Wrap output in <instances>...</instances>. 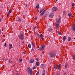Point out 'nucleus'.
Wrapping results in <instances>:
<instances>
[{"label":"nucleus","mask_w":75,"mask_h":75,"mask_svg":"<svg viewBox=\"0 0 75 75\" xmlns=\"http://www.w3.org/2000/svg\"><path fill=\"white\" fill-rule=\"evenodd\" d=\"M42 75H45V74L43 73V74H42Z\"/></svg>","instance_id":"nucleus-45"},{"label":"nucleus","mask_w":75,"mask_h":75,"mask_svg":"<svg viewBox=\"0 0 75 75\" xmlns=\"http://www.w3.org/2000/svg\"><path fill=\"white\" fill-rule=\"evenodd\" d=\"M0 22H1V18L0 16Z\"/></svg>","instance_id":"nucleus-37"},{"label":"nucleus","mask_w":75,"mask_h":75,"mask_svg":"<svg viewBox=\"0 0 75 75\" xmlns=\"http://www.w3.org/2000/svg\"><path fill=\"white\" fill-rule=\"evenodd\" d=\"M1 34V31H0V34Z\"/></svg>","instance_id":"nucleus-47"},{"label":"nucleus","mask_w":75,"mask_h":75,"mask_svg":"<svg viewBox=\"0 0 75 75\" xmlns=\"http://www.w3.org/2000/svg\"><path fill=\"white\" fill-rule=\"evenodd\" d=\"M44 47H45V45H43L42 47H40L38 50H40L42 51V50H44Z\"/></svg>","instance_id":"nucleus-7"},{"label":"nucleus","mask_w":75,"mask_h":75,"mask_svg":"<svg viewBox=\"0 0 75 75\" xmlns=\"http://www.w3.org/2000/svg\"><path fill=\"white\" fill-rule=\"evenodd\" d=\"M59 35H61V31H59L57 33Z\"/></svg>","instance_id":"nucleus-25"},{"label":"nucleus","mask_w":75,"mask_h":75,"mask_svg":"<svg viewBox=\"0 0 75 75\" xmlns=\"http://www.w3.org/2000/svg\"><path fill=\"white\" fill-rule=\"evenodd\" d=\"M27 71L31 75H33V71L30 68V67H29Z\"/></svg>","instance_id":"nucleus-4"},{"label":"nucleus","mask_w":75,"mask_h":75,"mask_svg":"<svg viewBox=\"0 0 75 75\" xmlns=\"http://www.w3.org/2000/svg\"><path fill=\"white\" fill-rule=\"evenodd\" d=\"M48 14H49V12H47L46 14H45V16L46 17H47V16H48Z\"/></svg>","instance_id":"nucleus-17"},{"label":"nucleus","mask_w":75,"mask_h":75,"mask_svg":"<svg viewBox=\"0 0 75 75\" xmlns=\"http://www.w3.org/2000/svg\"><path fill=\"white\" fill-rule=\"evenodd\" d=\"M23 54H25V52H23Z\"/></svg>","instance_id":"nucleus-44"},{"label":"nucleus","mask_w":75,"mask_h":75,"mask_svg":"<svg viewBox=\"0 0 75 75\" xmlns=\"http://www.w3.org/2000/svg\"><path fill=\"white\" fill-rule=\"evenodd\" d=\"M39 71H38L36 75H38V74H39Z\"/></svg>","instance_id":"nucleus-33"},{"label":"nucleus","mask_w":75,"mask_h":75,"mask_svg":"<svg viewBox=\"0 0 75 75\" xmlns=\"http://www.w3.org/2000/svg\"><path fill=\"white\" fill-rule=\"evenodd\" d=\"M61 66V64H59V65H56L54 66V69H59L60 68V66Z\"/></svg>","instance_id":"nucleus-5"},{"label":"nucleus","mask_w":75,"mask_h":75,"mask_svg":"<svg viewBox=\"0 0 75 75\" xmlns=\"http://www.w3.org/2000/svg\"><path fill=\"white\" fill-rule=\"evenodd\" d=\"M52 30H53V29H52V28H50L49 30V32H51V31H52Z\"/></svg>","instance_id":"nucleus-19"},{"label":"nucleus","mask_w":75,"mask_h":75,"mask_svg":"<svg viewBox=\"0 0 75 75\" xmlns=\"http://www.w3.org/2000/svg\"><path fill=\"white\" fill-rule=\"evenodd\" d=\"M40 7V5H37L36 6V8H37L38 9V8H39V7Z\"/></svg>","instance_id":"nucleus-27"},{"label":"nucleus","mask_w":75,"mask_h":75,"mask_svg":"<svg viewBox=\"0 0 75 75\" xmlns=\"http://www.w3.org/2000/svg\"><path fill=\"white\" fill-rule=\"evenodd\" d=\"M55 26L56 27V28L58 29V28H59V25L58 24V23H55Z\"/></svg>","instance_id":"nucleus-10"},{"label":"nucleus","mask_w":75,"mask_h":75,"mask_svg":"<svg viewBox=\"0 0 75 75\" xmlns=\"http://www.w3.org/2000/svg\"><path fill=\"white\" fill-rule=\"evenodd\" d=\"M10 13H11V12H10V10L9 12H8V13L7 14V17H8V16L9 15H10Z\"/></svg>","instance_id":"nucleus-26"},{"label":"nucleus","mask_w":75,"mask_h":75,"mask_svg":"<svg viewBox=\"0 0 75 75\" xmlns=\"http://www.w3.org/2000/svg\"><path fill=\"white\" fill-rule=\"evenodd\" d=\"M68 16L69 17H71L72 16V14H71V13H70L69 14Z\"/></svg>","instance_id":"nucleus-22"},{"label":"nucleus","mask_w":75,"mask_h":75,"mask_svg":"<svg viewBox=\"0 0 75 75\" xmlns=\"http://www.w3.org/2000/svg\"><path fill=\"white\" fill-rule=\"evenodd\" d=\"M31 50H32V51H34V49H33V48H32V49H31Z\"/></svg>","instance_id":"nucleus-42"},{"label":"nucleus","mask_w":75,"mask_h":75,"mask_svg":"<svg viewBox=\"0 0 75 75\" xmlns=\"http://www.w3.org/2000/svg\"><path fill=\"white\" fill-rule=\"evenodd\" d=\"M34 60L33 59H31L30 61V63H33L34 62Z\"/></svg>","instance_id":"nucleus-12"},{"label":"nucleus","mask_w":75,"mask_h":75,"mask_svg":"<svg viewBox=\"0 0 75 75\" xmlns=\"http://www.w3.org/2000/svg\"><path fill=\"white\" fill-rule=\"evenodd\" d=\"M37 35L38 38L41 39V40H42L44 38V36H43V35H42L41 33H37Z\"/></svg>","instance_id":"nucleus-3"},{"label":"nucleus","mask_w":75,"mask_h":75,"mask_svg":"<svg viewBox=\"0 0 75 75\" xmlns=\"http://www.w3.org/2000/svg\"><path fill=\"white\" fill-rule=\"evenodd\" d=\"M54 16V13H51L50 14V18H53V16Z\"/></svg>","instance_id":"nucleus-11"},{"label":"nucleus","mask_w":75,"mask_h":75,"mask_svg":"<svg viewBox=\"0 0 75 75\" xmlns=\"http://www.w3.org/2000/svg\"><path fill=\"white\" fill-rule=\"evenodd\" d=\"M65 40H66V37L65 36H64L63 38V41H65Z\"/></svg>","instance_id":"nucleus-14"},{"label":"nucleus","mask_w":75,"mask_h":75,"mask_svg":"<svg viewBox=\"0 0 75 75\" xmlns=\"http://www.w3.org/2000/svg\"><path fill=\"white\" fill-rule=\"evenodd\" d=\"M49 55L50 57H55L56 55L54 51H50L49 53Z\"/></svg>","instance_id":"nucleus-1"},{"label":"nucleus","mask_w":75,"mask_h":75,"mask_svg":"<svg viewBox=\"0 0 75 75\" xmlns=\"http://www.w3.org/2000/svg\"><path fill=\"white\" fill-rule=\"evenodd\" d=\"M22 44H24V42L23 41L22 42Z\"/></svg>","instance_id":"nucleus-43"},{"label":"nucleus","mask_w":75,"mask_h":75,"mask_svg":"<svg viewBox=\"0 0 75 75\" xmlns=\"http://www.w3.org/2000/svg\"><path fill=\"white\" fill-rule=\"evenodd\" d=\"M18 37L21 40H23L24 39V34L23 33H20V35H18Z\"/></svg>","instance_id":"nucleus-2"},{"label":"nucleus","mask_w":75,"mask_h":75,"mask_svg":"<svg viewBox=\"0 0 75 75\" xmlns=\"http://www.w3.org/2000/svg\"><path fill=\"white\" fill-rule=\"evenodd\" d=\"M17 20L18 21H21V19L19 18H18Z\"/></svg>","instance_id":"nucleus-24"},{"label":"nucleus","mask_w":75,"mask_h":75,"mask_svg":"<svg viewBox=\"0 0 75 75\" xmlns=\"http://www.w3.org/2000/svg\"><path fill=\"white\" fill-rule=\"evenodd\" d=\"M64 67L65 68L67 69V67H68V64L66 63L64 65Z\"/></svg>","instance_id":"nucleus-18"},{"label":"nucleus","mask_w":75,"mask_h":75,"mask_svg":"<svg viewBox=\"0 0 75 75\" xmlns=\"http://www.w3.org/2000/svg\"><path fill=\"white\" fill-rule=\"evenodd\" d=\"M71 40V38L69 37L68 38V41H70Z\"/></svg>","instance_id":"nucleus-20"},{"label":"nucleus","mask_w":75,"mask_h":75,"mask_svg":"<svg viewBox=\"0 0 75 75\" xmlns=\"http://www.w3.org/2000/svg\"><path fill=\"white\" fill-rule=\"evenodd\" d=\"M26 7H27V5H25Z\"/></svg>","instance_id":"nucleus-46"},{"label":"nucleus","mask_w":75,"mask_h":75,"mask_svg":"<svg viewBox=\"0 0 75 75\" xmlns=\"http://www.w3.org/2000/svg\"><path fill=\"white\" fill-rule=\"evenodd\" d=\"M74 40H75V38H74Z\"/></svg>","instance_id":"nucleus-50"},{"label":"nucleus","mask_w":75,"mask_h":75,"mask_svg":"<svg viewBox=\"0 0 75 75\" xmlns=\"http://www.w3.org/2000/svg\"><path fill=\"white\" fill-rule=\"evenodd\" d=\"M19 62H21L22 61H23V59H19Z\"/></svg>","instance_id":"nucleus-29"},{"label":"nucleus","mask_w":75,"mask_h":75,"mask_svg":"<svg viewBox=\"0 0 75 75\" xmlns=\"http://www.w3.org/2000/svg\"><path fill=\"white\" fill-rule=\"evenodd\" d=\"M63 14L64 15V16H65V14H66V13L65 12V11H63Z\"/></svg>","instance_id":"nucleus-32"},{"label":"nucleus","mask_w":75,"mask_h":75,"mask_svg":"<svg viewBox=\"0 0 75 75\" xmlns=\"http://www.w3.org/2000/svg\"><path fill=\"white\" fill-rule=\"evenodd\" d=\"M40 67L44 69L45 67V66H44V64H42L40 66Z\"/></svg>","instance_id":"nucleus-15"},{"label":"nucleus","mask_w":75,"mask_h":75,"mask_svg":"<svg viewBox=\"0 0 75 75\" xmlns=\"http://www.w3.org/2000/svg\"><path fill=\"white\" fill-rule=\"evenodd\" d=\"M56 23H58V24H59L60 23H61V18H59L58 19H57L56 20Z\"/></svg>","instance_id":"nucleus-8"},{"label":"nucleus","mask_w":75,"mask_h":75,"mask_svg":"<svg viewBox=\"0 0 75 75\" xmlns=\"http://www.w3.org/2000/svg\"><path fill=\"white\" fill-rule=\"evenodd\" d=\"M58 10V8L57 7H53L52 8V12H53V13H54V12H55V11H57Z\"/></svg>","instance_id":"nucleus-6"},{"label":"nucleus","mask_w":75,"mask_h":75,"mask_svg":"<svg viewBox=\"0 0 75 75\" xmlns=\"http://www.w3.org/2000/svg\"><path fill=\"white\" fill-rule=\"evenodd\" d=\"M8 61L9 62H10V63H11L12 62V61H11L8 60Z\"/></svg>","instance_id":"nucleus-40"},{"label":"nucleus","mask_w":75,"mask_h":75,"mask_svg":"<svg viewBox=\"0 0 75 75\" xmlns=\"http://www.w3.org/2000/svg\"><path fill=\"white\" fill-rule=\"evenodd\" d=\"M28 48H31V44H30L28 45Z\"/></svg>","instance_id":"nucleus-23"},{"label":"nucleus","mask_w":75,"mask_h":75,"mask_svg":"<svg viewBox=\"0 0 75 75\" xmlns=\"http://www.w3.org/2000/svg\"><path fill=\"white\" fill-rule=\"evenodd\" d=\"M39 64H40V63L39 62H36V66H37V67H38V65H39Z\"/></svg>","instance_id":"nucleus-16"},{"label":"nucleus","mask_w":75,"mask_h":75,"mask_svg":"<svg viewBox=\"0 0 75 75\" xmlns=\"http://www.w3.org/2000/svg\"><path fill=\"white\" fill-rule=\"evenodd\" d=\"M37 18H35V20H37Z\"/></svg>","instance_id":"nucleus-48"},{"label":"nucleus","mask_w":75,"mask_h":75,"mask_svg":"<svg viewBox=\"0 0 75 75\" xmlns=\"http://www.w3.org/2000/svg\"><path fill=\"white\" fill-rule=\"evenodd\" d=\"M33 69H36V67H33Z\"/></svg>","instance_id":"nucleus-35"},{"label":"nucleus","mask_w":75,"mask_h":75,"mask_svg":"<svg viewBox=\"0 0 75 75\" xmlns=\"http://www.w3.org/2000/svg\"><path fill=\"white\" fill-rule=\"evenodd\" d=\"M73 59L74 60H75V54H74L73 55Z\"/></svg>","instance_id":"nucleus-28"},{"label":"nucleus","mask_w":75,"mask_h":75,"mask_svg":"<svg viewBox=\"0 0 75 75\" xmlns=\"http://www.w3.org/2000/svg\"><path fill=\"white\" fill-rule=\"evenodd\" d=\"M57 75H59V71L57 72Z\"/></svg>","instance_id":"nucleus-30"},{"label":"nucleus","mask_w":75,"mask_h":75,"mask_svg":"<svg viewBox=\"0 0 75 75\" xmlns=\"http://www.w3.org/2000/svg\"><path fill=\"white\" fill-rule=\"evenodd\" d=\"M40 60V59H39V58H37L36 59V60L37 61H39Z\"/></svg>","instance_id":"nucleus-31"},{"label":"nucleus","mask_w":75,"mask_h":75,"mask_svg":"<svg viewBox=\"0 0 75 75\" xmlns=\"http://www.w3.org/2000/svg\"><path fill=\"white\" fill-rule=\"evenodd\" d=\"M45 11H46V10H44V9H42L39 12L40 13H42H42H43L44 14V13H45Z\"/></svg>","instance_id":"nucleus-9"},{"label":"nucleus","mask_w":75,"mask_h":75,"mask_svg":"<svg viewBox=\"0 0 75 75\" xmlns=\"http://www.w3.org/2000/svg\"><path fill=\"white\" fill-rule=\"evenodd\" d=\"M9 49H11V48H12V44H9Z\"/></svg>","instance_id":"nucleus-13"},{"label":"nucleus","mask_w":75,"mask_h":75,"mask_svg":"<svg viewBox=\"0 0 75 75\" xmlns=\"http://www.w3.org/2000/svg\"><path fill=\"white\" fill-rule=\"evenodd\" d=\"M40 16H43V15H44V13L42 12L40 14Z\"/></svg>","instance_id":"nucleus-34"},{"label":"nucleus","mask_w":75,"mask_h":75,"mask_svg":"<svg viewBox=\"0 0 75 75\" xmlns=\"http://www.w3.org/2000/svg\"><path fill=\"white\" fill-rule=\"evenodd\" d=\"M45 70H44L43 71V74H45Z\"/></svg>","instance_id":"nucleus-38"},{"label":"nucleus","mask_w":75,"mask_h":75,"mask_svg":"<svg viewBox=\"0 0 75 75\" xmlns=\"http://www.w3.org/2000/svg\"><path fill=\"white\" fill-rule=\"evenodd\" d=\"M56 1H58V0H55Z\"/></svg>","instance_id":"nucleus-49"},{"label":"nucleus","mask_w":75,"mask_h":75,"mask_svg":"<svg viewBox=\"0 0 75 75\" xmlns=\"http://www.w3.org/2000/svg\"><path fill=\"white\" fill-rule=\"evenodd\" d=\"M72 7H74V4H71Z\"/></svg>","instance_id":"nucleus-36"},{"label":"nucleus","mask_w":75,"mask_h":75,"mask_svg":"<svg viewBox=\"0 0 75 75\" xmlns=\"http://www.w3.org/2000/svg\"><path fill=\"white\" fill-rule=\"evenodd\" d=\"M37 28V27H35V28H33V30H36V28Z\"/></svg>","instance_id":"nucleus-39"},{"label":"nucleus","mask_w":75,"mask_h":75,"mask_svg":"<svg viewBox=\"0 0 75 75\" xmlns=\"http://www.w3.org/2000/svg\"><path fill=\"white\" fill-rule=\"evenodd\" d=\"M32 44V45L33 46V48H35V45L33 43V42H31Z\"/></svg>","instance_id":"nucleus-21"},{"label":"nucleus","mask_w":75,"mask_h":75,"mask_svg":"<svg viewBox=\"0 0 75 75\" xmlns=\"http://www.w3.org/2000/svg\"><path fill=\"white\" fill-rule=\"evenodd\" d=\"M6 45H7V44L6 43H5V45H4V46H5V47H6Z\"/></svg>","instance_id":"nucleus-41"}]
</instances>
